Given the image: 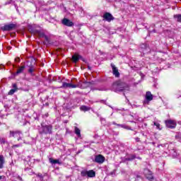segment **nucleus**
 Wrapping results in <instances>:
<instances>
[{"instance_id": "32", "label": "nucleus", "mask_w": 181, "mask_h": 181, "mask_svg": "<svg viewBox=\"0 0 181 181\" xmlns=\"http://www.w3.org/2000/svg\"><path fill=\"white\" fill-rule=\"evenodd\" d=\"M99 91H108V89H107L106 88H100L99 89H98Z\"/></svg>"}, {"instance_id": "41", "label": "nucleus", "mask_w": 181, "mask_h": 181, "mask_svg": "<svg viewBox=\"0 0 181 181\" xmlns=\"http://www.w3.org/2000/svg\"><path fill=\"white\" fill-rule=\"evenodd\" d=\"M4 163H0V169H3L4 168Z\"/></svg>"}, {"instance_id": "14", "label": "nucleus", "mask_w": 181, "mask_h": 181, "mask_svg": "<svg viewBox=\"0 0 181 181\" xmlns=\"http://www.w3.org/2000/svg\"><path fill=\"white\" fill-rule=\"evenodd\" d=\"M21 135H23V134L19 130L10 131V137L13 136V138H18V136H21Z\"/></svg>"}, {"instance_id": "29", "label": "nucleus", "mask_w": 181, "mask_h": 181, "mask_svg": "<svg viewBox=\"0 0 181 181\" xmlns=\"http://www.w3.org/2000/svg\"><path fill=\"white\" fill-rule=\"evenodd\" d=\"M128 157L125 158V157H123L122 158V161L120 162V163H125V162H128Z\"/></svg>"}, {"instance_id": "9", "label": "nucleus", "mask_w": 181, "mask_h": 181, "mask_svg": "<svg viewBox=\"0 0 181 181\" xmlns=\"http://www.w3.org/2000/svg\"><path fill=\"white\" fill-rule=\"evenodd\" d=\"M60 88H77V85L72 83L63 82Z\"/></svg>"}, {"instance_id": "4", "label": "nucleus", "mask_w": 181, "mask_h": 181, "mask_svg": "<svg viewBox=\"0 0 181 181\" xmlns=\"http://www.w3.org/2000/svg\"><path fill=\"white\" fill-rule=\"evenodd\" d=\"M81 176L82 177H95V171L93 170H83L81 172Z\"/></svg>"}, {"instance_id": "58", "label": "nucleus", "mask_w": 181, "mask_h": 181, "mask_svg": "<svg viewBox=\"0 0 181 181\" xmlns=\"http://www.w3.org/2000/svg\"><path fill=\"white\" fill-rule=\"evenodd\" d=\"M88 69H90V66H88Z\"/></svg>"}, {"instance_id": "16", "label": "nucleus", "mask_w": 181, "mask_h": 181, "mask_svg": "<svg viewBox=\"0 0 181 181\" xmlns=\"http://www.w3.org/2000/svg\"><path fill=\"white\" fill-rule=\"evenodd\" d=\"M12 87L13 88L8 93V95H13V94H15V93L18 90V85L16 83H13Z\"/></svg>"}, {"instance_id": "24", "label": "nucleus", "mask_w": 181, "mask_h": 181, "mask_svg": "<svg viewBox=\"0 0 181 181\" xmlns=\"http://www.w3.org/2000/svg\"><path fill=\"white\" fill-rule=\"evenodd\" d=\"M134 159H136V154H130V155H129V156L127 157V160H128L129 162L134 160Z\"/></svg>"}, {"instance_id": "25", "label": "nucleus", "mask_w": 181, "mask_h": 181, "mask_svg": "<svg viewBox=\"0 0 181 181\" xmlns=\"http://www.w3.org/2000/svg\"><path fill=\"white\" fill-rule=\"evenodd\" d=\"M80 110L81 111H84V112H86V111H90V107L82 105L80 107Z\"/></svg>"}, {"instance_id": "6", "label": "nucleus", "mask_w": 181, "mask_h": 181, "mask_svg": "<svg viewBox=\"0 0 181 181\" xmlns=\"http://www.w3.org/2000/svg\"><path fill=\"white\" fill-rule=\"evenodd\" d=\"M153 100V95L151 93V91H147L145 96V100L143 102L144 105H149V103Z\"/></svg>"}, {"instance_id": "31", "label": "nucleus", "mask_w": 181, "mask_h": 181, "mask_svg": "<svg viewBox=\"0 0 181 181\" xmlns=\"http://www.w3.org/2000/svg\"><path fill=\"white\" fill-rule=\"evenodd\" d=\"M37 177L40 178V181H43V175H42V174H40V173H38V174L37 175Z\"/></svg>"}, {"instance_id": "45", "label": "nucleus", "mask_w": 181, "mask_h": 181, "mask_svg": "<svg viewBox=\"0 0 181 181\" xmlns=\"http://www.w3.org/2000/svg\"><path fill=\"white\" fill-rule=\"evenodd\" d=\"M81 152H83V150L78 151L77 152V155H78V153H81Z\"/></svg>"}, {"instance_id": "10", "label": "nucleus", "mask_w": 181, "mask_h": 181, "mask_svg": "<svg viewBox=\"0 0 181 181\" xmlns=\"http://www.w3.org/2000/svg\"><path fill=\"white\" fill-rule=\"evenodd\" d=\"M140 50L144 53V54H146V53H149L151 52V48H149V46L146 44H141L140 45Z\"/></svg>"}, {"instance_id": "43", "label": "nucleus", "mask_w": 181, "mask_h": 181, "mask_svg": "<svg viewBox=\"0 0 181 181\" xmlns=\"http://www.w3.org/2000/svg\"><path fill=\"white\" fill-rule=\"evenodd\" d=\"M27 159H28V162H31L32 161V159H30V156H28Z\"/></svg>"}, {"instance_id": "2", "label": "nucleus", "mask_w": 181, "mask_h": 181, "mask_svg": "<svg viewBox=\"0 0 181 181\" xmlns=\"http://www.w3.org/2000/svg\"><path fill=\"white\" fill-rule=\"evenodd\" d=\"M111 90L112 91H115V93L122 92L123 93V95H125V93L129 91V86L125 82L119 81L115 82L112 85Z\"/></svg>"}, {"instance_id": "52", "label": "nucleus", "mask_w": 181, "mask_h": 181, "mask_svg": "<svg viewBox=\"0 0 181 181\" xmlns=\"http://www.w3.org/2000/svg\"><path fill=\"white\" fill-rule=\"evenodd\" d=\"M45 117H49V114L48 113L45 114Z\"/></svg>"}, {"instance_id": "17", "label": "nucleus", "mask_w": 181, "mask_h": 181, "mask_svg": "<svg viewBox=\"0 0 181 181\" xmlns=\"http://www.w3.org/2000/svg\"><path fill=\"white\" fill-rule=\"evenodd\" d=\"M111 67L112 69V73L115 77H119V71H118V69L114 65V64H111Z\"/></svg>"}, {"instance_id": "1", "label": "nucleus", "mask_w": 181, "mask_h": 181, "mask_svg": "<svg viewBox=\"0 0 181 181\" xmlns=\"http://www.w3.org/2000/svg\"><path fill=\"white\" fill-rule=\"evenodd\" d=\"M28 30L32 35H36L37 36H39V37L45 39L44 45H50V37L45 33V31L42 30L40 26L29 25Z\"/></svg>"}, {"instance_id": "37", "label": "nucleus", "mask_w": 181, "mask_h": 181, "mask_svg": "<svg viewBox=\"0 0 181 181\" xmlns=\"http://www.w3.org/2000/svg\"><path fill=\"white\" fill-rule=\"evenodd\" d=\"M11 3H12V0H8L7 1H6L5 5H9Z\"/></svg>"}, {"instance_id": "57", "label": "nucleus", "mask_w": 181, "mask_h": 181, "mask_svg": "<svg viewBox=\"0 0 181 181\" xmlns=\"http://www.w3.org/2000/svg\"><path fill=\"white\" fill-rule=\"evenodd\" d=\"M98 117H100V115L98 114Z\"/></svg>"}, {"instance_id": "44", "label": "nucleus", "mask_w": 181, "mask_h": 181, "mask_svg": "<svg viewBox=\"0 0 181 181\" xmlns=\"http://www.w3.org/2000/svg\"><path fill=\"white\" fill-rule=\"evenodd\" d=\"M78 11H79L80 12H83V7H79V8H78Z\"/></svg>"}, {"instance_id": "55", "label": "nucleus", "mask_w": 181, "mask_h": 181, "mask_svg": "<svg viewBox=\"0 0 181 181\" xmlns=\"http://www.w3.org/2000/svg\"><path fill=\"white\" fill-rule=\"evenodd\" d=\"M130 122H132V123H134V122H135L134 121H130Z\"/></svg>"}, {"instance_id": "12", "label": "nucleus", "mask_w": 181, "mask_h": 181, "mask_svg": "<svg viewBox=\"0 0 181 181\" xmlns=\"http://www.w3.org/2000/svg\"><path fill=\"white\" fill-rule=\"evenodd\" d=\"M95 162L96 163H104L105 162V157H104L103 155L99 154L98 156H95Z\"/></svg>"}, {"instance_id": "46", "label": "nucleus", "mask_w": 181, "mask_h": 181, "mask_svg": "<svg viewBox=\"0 0 181 181\" xmlns=\"http://www.w3.org/2000/svg\"><path fill=\"white\" fill-rule=\"evenodd\" d=\"M18 179H19L21 181H23L22 178L19 175L18 176Z\"/></svg>"}, {"instance_id": "27", "label": "nucleus", "mask_w": 181, "mask_h": 181, "mask_svg": "<svg viewBox=\"0 0 181 181\" xmlns=\"http://www.w3.org/2000/svg\"><path fill=\"white\" fill-rule=\"evenodd\" d=\"M174 18L176 19L177 22H181V14L175 15Z\"/></svg>"}, {"instance_id": "19", "label": "nucleus", "mask_w": 181, "mask_h": 181, "mask_svg": "<svg viewBox=\"0 0 181 181\" xmlns=\"http://www.w3.org/2000/svg\"><path fill=\"white\" fill-rule=\"evenodd\" d=\"M25 69H26V66L25 65L21 66L16 73H14V76H19V74H22L23 71H25Z\"/></svg>"}, {"instance_id": "33", "label": "nucleus", "mask_w": 181, "mask_h": 181, "mask_svg": "<svg viewBox=\"0 0 181 181\" xmlns=\"http://www.w3.org/2000/svg\"><path fill=\"white\" fill-rule=\"evenodd\" d=\"M6 141L4 138H0V144H5Z\"/></svg>"}, {"instance_id": "26", "label": "nucleus", "mask_w": 181, "mask_h": 181, "mask_svg": "<svg viewBox=\"0 0 181 181\" xmlns=\"http://www.w3.org/2000/svg\"><path fill=\"white\" fill-rule=\"evenodd\" d=\"M28 71L30 74V76H35V74H33V71H35V68L33 67V66H30Z\"/></svg>"}, {"instance_id": "56", "label": "nucleus", "mask_w": 181, "mask_h": 181, "mask_svg": "<svg viewBox=\"0 0 181 181\" xmlns=\"http://www.w3.org/2000/svg\"><path fill=\"white\" fill-rule=\"evenodd\" d=\"M141 77H142V76H144V74H141Z\"/></svg>"}, {"instance_id": "48", "label": "nucleus", "mask_w": 181, "mask_h": 181, "mask_svg": "<svg viewBox=\"0 0 181 181\" xmlns=\"http://www.w3.org/2000/svg\"><path fill=\"white\" fill-rule=\"evenodd\" d=\"M136 159H139L140 160L142 159L141 157H136Z\"/></svg>"}, {"instance_id": "35", "label": "nucleus", "mask_w": 181, "mask_h": 181, "mask_svg": "<svg viewBox=\"0 0 181 181\" xmlns=\"http://www.w3.org/2000/svg\"><path fill=\"white\" fill-rule=\"evenodd\" d=\"M146 127H148V124L146 123H143L141 124V128H143V129H145V128H146Z\"/></svg>"}, {"instance_id": "34", "label": "nucleus", "mask_w": 181, "mask_h": 181, "mask_svg": "<svg viewBox=\"0 0 181 181\" xmlns=\"http://www.w3.org/2000/svg\"><path fill=\"white\" fill-rule=\"evenodd\" d=\"M33 161H34L33 163V164L30 163V166H33L35 162H40V160H39V159H33Z\"/></svg>"}, {"instance_id": "23", "label": "nucleus", "mask_w": 181, "mask_h": 181, "mask_svg": "<svg viewBox=\"0 0 181 181\" xmlns=\"http://www.w3.org/2000/svg\"><path fill=\"white\" fill-rule=\"evenodd\" d=\"M170 156H172V158H177V153L176 152V150L172 149L170 151L169 153Z\"/></svg>"}, {"instance_id": "18", "label": "nucleus", "mask_w": 181, "mask_h": 181, "mask_svg": "<svg viewBox=\"0 0 181 181\" xmlns=\"http://www.w3.org/2000/svg\"><path fill=\"white\" fill-rule=\"evenodd\" d=\"M49 163H52V165H56V164L62 165V161H60L59 159H55L54 160V159H53L52 158H49Z\"/></svg>"}, {"instance_id": "7", "label": "nucleus", "mask_w": 181, "mask_h": 181, "mask_svg": "<svg viewBox=\"0 0 181 181\" xmlns=\"http://www.w3.org/2000/svg\"><path fill=\"white\" fill-rule=\"evenodd\" d=\"M13 29H16V24L10 23L1 27V30L4 32H11V30H13Z\"/></svg>"}, {"instance_id": "49", "label": "nucleus", "mask_w": 181, "mask_h": 181, "mask_svg": "<svg viewBox=\"0 0 181 181\" xmlns=\"http://www.w3.org/2000/svg\"><path fill=\"white\" fill-rule=\"evenodd\" d=\"M4 69V66H0V70H2Z\"/></svg>"}, {"instance_id": "50", "label": "nucleus", "mask_w": 181, "mask_h": 181, "mask_svg": "<svg viewBox=\"0 0 181 181\" xmlns=\"http://www.w3.org/2000/svg\"><path fill=\"white\" fill-rule=\"evenodd\" d=\"M27 124H29L28 122H25L23 124V125L25 126V125H26Z\"/></svg>"}, {"instance_id": "36", "label": "nucleus", "mask_w": 181, "mask_h": 181, "mask_svg": "<svg viewBox=\"0 0 181 181\" xmlns=\"http://www.w3.org/2000/svg\"><path fill=\"white\" fill-rule=\"evenodd\" d=\"M19 146H22V144H15L13 146V148H19Z\"/></svg>"}, {"instance_id": "3", "label": "nucleus", "mask_w": 181, "mask_h": 181, "mask_svg": "<svg viewBox=\"0 0 181 181\" xmlns=\"http://www.w3.org/2000/svg\"><path fill=\"white\" fill-rule=\"evenodd\" d=\"M38 134L40 135H52L53 134V126L52 124H43L37 127Z\"/></svg>"}, {"instance_id": "20", "label": "nucleus", "mask_w": 181, "mask_h": 181, "mask_svg": "<svg viewBox=\"0 0 181 181\" xmlns=\"http://www.w3.org/2000/svg\"><path fill=\"white\" fill-rule=\"evenodd\" d=\"M112 124L113 125H117V127H121V128H124V129H129L130 131H132V128L126 124H117L115 122H113Z\"/></svg>"}, {"instance_id": "39", "label": "nucleus", "mask_w": 181, "mask_h": 181, "mask_svg": "<svg viewBox=\"0 0 181 181\" xmlns=\"http://www.w3.org/2000/svg\"><path fill=\"white\" fill-rule=\"evenodd\" d=\"M23 135H20L18 137V139H17V141H22V136H23Z\"/></svg>"}, {"instance_id": "22", "label": "nucleus", "mask_w": 181, "mask_h": 181, "mask_svg": "<svg viewBox=\"0 0 181 181\" xmlns=\"http://www.w3.org/2000/svg\"><path fill=\"white\" fill-rule=\"evenodd\" d=\"M81 56H80L79 54H74L72 56V60L74 62V63H77V62H78V60H80Z\"/></svg>"}, {"instance_id": "15", "label": "nucleus", "mask_w": 181, "mask_h": 181, "mask_svg": "<svg viewBox=\"0 0 181 181\" xmlns=\"http://www.w3.org/2000/svg\"><path fill=\"white\" fill-rule=\"evenodd\" d=\"M144 175H146V179H148L150 181L153 180V175H152V172L148 169H146L144 170Z\"/></svg>"}, {"instance_id": "5", "label": "nucleus", "mask_w": 181, "mask_h": 181, "mask_svg": "<svg viewBox=\"0 0 181 181\" xmlns=\"http://www.w3.org/2000/svg\"><path fill=\"white\" fill-rule=\"evenodd\" d=\"M93 83L90 81H79L76 84V88H88V87H91Z\"/></svg>"}, {"instance_id": "8", "label": "nucleus", "mask_w": 181, "mask_h": 181, "mask_svg": "<svg viewBox=\"0 0 181 181\" xmlns=\"http://www.w3.org/2000/svg\"><path fill=\"white\" fill-rule=\"evenodd\" d=\"M165 126L167 128H170V129H175L176 128V121L168 119L165 121Z\"/></svg>"}, {"instance_id": "28", "label": "nucleus", "mask_w": 181, "mask_h": 181, "mask_svg": "<svg viewBox=\"0 0 181 181\" xmlns=\"http://www.w3.org/2000/svg\"><path fill=\"white\" fill-rule=\"evenodd\" d=\"M153 125H155V127H156L157 129H160V124L154 122H153Z\"/></svg>"}, {"instance_id": "38", "label": "nucleus", "mask_w": 181, "mask_h": 181, "mask_svg": "<svg viewBox=\"0 0 181 181\" xmlns=\"http://www.w3.org/2000/svg\"><path fill=\"white\" fill-rule=\"evenodd\" d=\"M100 122H102V124H103V122H105V118L100 117Z\"/></svg>"}, {"instance_id": "42", "label": "nucleus", "mask_w": 181, "mask_h": 181, "mask_svg": "<svg viewBox=\"0 0 181 181\" xmlns=\"http://www.w3.org/2000/svg\"><path fill=\"white\" fill-rule=\"evenodd\" d=\"M135 141H136V142H139V141H140L139 137L135 138Z\"/></svg>"}, {"instance_id": "13", "label": "nucleus", "mask_w": 181, "mask_h": 181, "mask_svg": "<svg viewBox=\"0 0 181 181\" xmlns=\"http://www.w3.org/2000/svg\"><path fill=\"white\" fill-rule=\"evenodd\" d=\"M62 23V25H64L65 26H68L69 28H71V26H74V23H73V21L69 20L68 18H64Z\"/></svg>"}, {"instance_id": "11", "label": "nucleus", "mask_w": 181, "mask_h": 181, "mask_svg": "<svg viewBox=\"0 0 181 181\" xmlns=\"http://www.w3.org/2000/svg\"><path fill=\"white\" fill-rule=\"evenodd\" d=\"M103 19H105L106 22H111L112 21H114L115 18H114L110 13L106 12L103 14Z\"/></svg>"}, {"instance_id": "54", "label": "nucleus", "mask_w": 181, "mask_h": 181, "mask_svg": "<svg viewBox=\"0 0 181 181\" xmlns=\"http://www.w3.org/2000/svg\"><path fill=\"white\" fill-rule=\"evenodd\" d=\"M2 179V176L0 175V180Z\"/></svg>"}, {"instance_id": "51", "label": "nucleus", "mask_w": 181, "mask_h": 181, "mask_svg": "<svg viewBox=\"0 0 181 181\" xmlns=\"http://www.w3.org/2000/svg\"><path fill=\"white\" fill-rule=\"evenodd\" d=\"M152 32H153L154 33H156V30L154 29V30H152Z\"/></svg>"}, {"instance_id": "30", "label": "nucleus", "mask_w": 181, "mask_h": 181, "mask_svg": "<svg viewBox=\"0 0 181 181\" xmlns=\"http://www.w3.org/2000/svg\"><path fill=\"white\" fill-rule=\"evenodd\" d=\"M0 163H5V159L4 158V156H0Z\"/></svg>"}, {"instance_id": "21", "label": "nucleus", "mask_w": 181, "mask_h": 181, "mask_svg": "<svg viewBox=\"0 0 181 181\" xmlns=\"http://www.w3.org/2000/svg\"><path fill=\"white\" fill-rule=\"evenodd\" d=\"M74 133L76 134V136H78V138H81V130H80L78 127H75Z\"/></svg>"}, {"instance_id": "40", "label": "nucleus", "mask_w": 181, "mask_h": 181, "mask_svg": "<svg viewBox=\"0 0 181 181\" xmlns=\"http://www.w3.org/2000/svg\"><path fill=\"white\" fill-rule=\"evenodd\" d=\"M15 62H17L18 63H19V62H21V59L19 57H17L15 59Z\"/></svg>"}, {"instance_id": "53", "label": "nucleus", "mask_w": 181, "mask_h": 181, "mask_svg": "<svg viewBox=\"0 0 181 181\" xmlns=\"http://www.w3.org/2000/svg\"><path fill=\"white\" fill-rule=\"evenodd\" d=\"M165 153H166V154H167L168 153L164 152V153H163L164 156H166V155H165Z\"/></svg>"}, {"instance_id": "47", "label": "nucleus", "mask_w": 181, "mask_h": 181, "mask_svg": "<svg viewBox=\"0 0 181 181\" xmlns=\"http://www.w3.org/2000/svg\"><path fill=\"white\" fill-rule=\"evenodd\" d=\"M15 8H16V11H18V6L16 4H15Z\"/></svg>"}]
</instances>
